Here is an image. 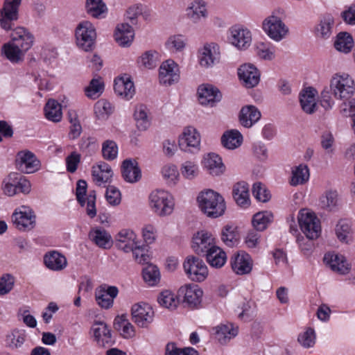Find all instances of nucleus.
Masks as SVG:
<instances>
[{"mask_svg":"<svg viewBox=\"0 0 355 355\" xmlns=\"http://www.w3.org/2000/svg\"><path fill=\"white\" fill-rule=\"evenodd\" d=\"M134 36V30L129 24L123 23L116 26L114 38L119 46L123 47L130 46L133 41Z\"/></svg>","mask_w":355,"mask_h":355,"instance_id":"33","label":"nucleus"},{"mask_svg":"<svg viewBox=\"0 0 355 355\" xmlns=\"http://www.w3.org/2000/svg\"><path fill=\"white\" fill-rule=\"evenodd\" d=\"M183 267L187 277L193 282H203L208 276V269L205 262L198 257L189 256Z\"/></svg>","mask_w":355,"mask_h":355,"instance_id":"7","label":"nucleus"},{"mask_svg":"<svg viewBox=\"0 0 355 355\" xmlns=\"http://www.w3.org/2000/svg\"><path fill=\"white\" fill-rule=\"evenodd\" d=\"M87 183L85 180H80L77 182L76 188V197L78 202L83 207L87 205L86 211L89 214V198L87 195Z\"/></svg>","mask_w":355,"mask_h":355,"instance_id":"56","label":"nucleus"},{"mask_svg":"<svg viewBox=\"0 0 355 355\" xmlns=\"http://www.w3.org/2000/svg\"><path fill=\"white\" fill-rule=\"evenodd\" d=\"M33 35L26 28L22 26H17L12 29L10 34V41L19 44L21 49L28 51L34 43Z\"/></svg>","mask_w":355,"mask_h":355,"instance_id":"26","label":"nucleus"},{"mask_svg":"<svg viewBox=\"0 0 355 355\" xmlns=\"http://www.w3.org/2000/svg\"><path fill=\"white\" fill-rule=\"evenodd\" d=\"M273 214L270 211H261L254 215L252 225L259 231L264 230L272 221Z\"/></svg>","mask_w":355,"mask_h":355,"instance_id":"52","label":"nucleus"},{"mask_svg":"<svg viewBox=\"0 0 355 355\" xmlns=\"http://www.w3.org/2000/svg\"><path fill=\"white\" fill-rule=\"evenodd\" d=\"M324 261L330 268L340 274H346L349 270V265L345 257L341 254L334 253H327L324 257Z\"/></svg>","mask_w":355,"mask_h":355,"instance_id":"31","label":"nucleus"},{"mask_svg":"<svg viewBox=\"0 0 355 355\" xmlns=\"http://www.w3.org/2000/svg\"><path fill=\"white\" fill-rule=\"evenodd\" d=\"M180 79L178 65L172 60L163 62L159 69V80L161 84L171 85Z\"/></svg>","mask_w":355,"mask_h":355,"instance_id":"18","label":"nucleus"},{"mask_svg":"<svg viewBox=\"0 0 355 355\" xmlns=\"http://www.w3.org/2000/svg\"><path fill=\"white\" fill-rule=\"evenodd\" d=\"M134 259L139 264H148L150 262V258L148 254V250L146 245H141L140 241H138L131 251Z\"/></svg>","mask_w":355,"mask_h":355,"instance_id":"58","label":"nucleus"},{"mask_svg":"<svg viewBox=\"0 0 355 355\" xmlns=\"http://www.w3.org/2000/svg\"><path fill=\"white\" fill-rule=\"evenodd\" d=\"M229 42L239 50L247 49L252 43L250 31L241 25H236L230 28Z\"/></svg>","mask_w":355,"mask_h":355,"instance_id":"11","label":"nucleus"},{"mask_svg":"<svg viewBox=\"0 0 355 355\" xmlns=\"http://www.w3.org/2000/svg\"><path fill=\"white\" fill-rule=\"evenodd\" d=\"M115 245L125 252H130L137 241L135 233L129 229L120 230L114 236Z\"/></svg>","mask_w":355,"mask_h":355,"instance_id":"23","label":"nucleus"},{"mask_svg":"<svg viewBox=\"0 0 355 355\" xmlns=\"http://www.w3.org/2000/svg\"><path fill=\"white\" fill-rule=\"evenodd\" d=\"M198 99L200 104L213 106L221 100L222 94L215 87L211 85H202L198 89Z\"/></svg>","mask_w":355,"mask_h":355,"instance_id":"25","label":"nucleus"},{"mask_svg":"<svg viewBox=\"0 0 355 355\" xmlns=\"http://www.w3.org/2000/svg\"><path fill=\"white\" fill-rule=\"evenodd\" d=\"M15 227L22 232L31 231L36 225V215L29 207L21 206L17 208L12 216Z\"/></svg>","mask_w":355,"mask_h":355,"instance_id":"6","label":"nucleus"},{"mask_svg":"<svg viewBox=\"0 0 355 355\" xmlns=\"http://www.w3.org/2000/svg\"><path fill=\"white\" fill-rule=\"evenodd\" d=\"M92 229V240L94 243L103 249L111 248L112 240L109 232L102 227H94Z\"/></svg>","mask_w":355,"mask_h":355,"instance_id":"43","label":"nucleus"},{"mask_svg":"<svg viewBox=\"0 0 355 355\" xmlns=\"http://www.w3.org/2000/svg\"><path fill=\"white\" fill-rule=\"evenodd\" d=\"M105 87L103 78L95 74L90 80V98L96 99L101 96L105 91Z\"/></svg>","mask_w":355,"mask_h":355,"instance_id":"60","label":"nucleus"},{"mask_svg":"<svg viewBox=\"0 0 355 355\" xmlns=\"http://www.w3.org/2000/svg\"><path fill=\"white\" fill-rule=\"evenodd\" d=\"M262 28L275 42H280L286 38L289 32L288 27L281 18L274 15L268 16L263 21Z\"/></svg>","mask_w":355,"mask_h":355,"instance_id":"5","label":"nucleus"},{"mask_svg":"<svg viewBox=\"0 0 355 355\" xmlns=\"http://www.w3.org/2000/svg\"><path fill=\"white\" fill-rule=\"evenodd\" d=\"M334 26V19L330 14L322 15L318 24L315 28V33L317 37L327 39L331 34Z\"/></svg>","mask_w":355,"mask_h":355,"instance_id":"36","label":"nucleus"},{"mask_svg":"<svg viewBox=\"0 0 355 355\" xmlns=\"http://www.w3.org/2000/svg\"><path fill=\"white\" fill-rule=\"evenodd\" d=\"M108 8L103 0H90V16L95 19H104Z\"/></svg>","mask_w":355,"mask_h":355,"instance_id":"59","label":"nucleus"},{"mask_svg":"<svg viewBox=\"0 0 355 355\" xmlns=\"http://www.w3.org/2000/svg\"><path fill=\"white\" fill-rule=\"evenodd\" d=\"M118 155V146L113 140H106L102 144V155L107 160H114Z\"/></svg>","mask_w":355,"mask_h":355,"instance_id":"63","label":"nucleus"},{"mask_svg":"<svg viewBox=\"0 0 355 355\" xmlns=\"http://www.w3.org/2000/svg\"><path fill=\"white\" fill-rule=\"evenodd\" d=\"M134 117L137 122V126L140 130H145L150 125L148 117L147 108L144 105L136 107Z\"/></svg>","mask_w":355,"mask_h":355,"instance_id":"55","label":"nucleus"},{"mask_svg":"<svg viewBox=\"0 0 355 355\" xmlns=\"http://www.w3.org/2000/svg\"><path fill=\"white\" fill-rule=\"evenodd\" d=\"M21 0H5L0 9V26L6 31L12 28L14 21L19 18V10Z\"/></svg>","mask_w":355,"mask_h":355,"instance_id":"8","label":"nucleus"},{"mask_svg":"<svg viewBox=\"0 0 355 355\" xmlns=\"http://www.w3.org/2000/svg\"><path fill=\"white\" fill-rule=\"evenodd\" d=\"M113 176L111 166L105 162H99L92 166V178L94 182L98 186L110 182Z\"/></svg>","mask_w":355,"mask_h":355,"instance_id":"29","label":"nucleus"},{"mask_svg":"<svg viewBox=\"0 0 355 355\" xmlns=\"http://www.w3.org/2000/svg\"><path fill=\"white\" fill-rule=\"evenodd\" d=\"M198 62L201 67L209 68L220 61L219 46L216 43H207L198 50Z\"/></svg>","mask_w":355,"mask_h":355,"instance_id":"13","label":"nucleus"},{"mask_svg":"<svg viewBox=\"0 0 355 355\" xmlns=\"http://www.w3.org/2000/svg\"><path fill=\"white\" fill-rule=\"evenodd\" d=\"M19 173H10L3 181L2 189L3 193L12 196L17 193V178Z\"/></svg>","mask_w":355,"mask_h":355,"instance_id":"57","label":"nucleus"},{"mask_svg":"<svg viewBox=\"0 0 355 355\" xmlns=\"http://www.w3.org/2000/svg\"><path fill=\"white\" fill-rule=\"evenodd\" d=\"M75 38L78 47L87 52L89 50V22L87 21L78 24L75 30Z\"/></svg>","mask_w":355,"mask_h":355,"instance_id":"37","label":"nucleus"},{"mask_svg":"<svg viewBox=\"0 0 355 355\" xmlns=\"http://www.w3.org/2000/svg\"><path fill=\"white\" fill-rule=\"evenodd\" d=\"M231 266L237 275L249 274L252 269V260L248 254L240 252L232 257Z\"/></svg>","mask_w":355,"mask_h":355,"instance_id":"24","label":"nucleus"},{"mask_svg":"<svg viewBox=\"0 0 355 355\" xmlns=\"http://www.w3.org/2000/svg\"><path fill=\"white\" fill-rule=\"evenodd\" d=\"M26 335L24 330L13 329L8 332L4 338L5 346L10 349L20 348L26 340Z\"/></svg>","mask_w":355,"mask_h":355,"instance_id":"38","label":"nucleus"},{"mask_svg":"<svg viewBox=\"0 0 355 355\" xmlns=\"http://www.w3.org/2000/svg\"><path fill=\"white\" fill-rule=\"evenodd\" d=\"M180 171L184 178L193 180L198 175L199 168L196 162L186 161L182 164Z\"/></svg>","mask_w":355,"mask_h":355,"instance_id":"62","label":"nucleus"},{"mask_svg":"<svg viewBox=\"0 0 355 355\" xmlns=\"http://www.w3.org/2000/svg\"><path fill=\"white\" fill-rule=\"evenodd\" d=\"M114 90L118 96L125 100L131 99L135 94L134 83L127 75L114 79Z\"/></svg>","mask_w":355,"mask_h":355,"instance_id":"21","label":"nucleus"},{"mask_svg":"<svg viewBox=\"0 0 355 355\" xmlns=\"http://www.w3.org/2000/svg\"><path fill=\"white\" fill-rule=\"evenodd\" d=\"M336 234L340 241L348 243L352 238V225L347 220H340L336 226Z\"/></svg>","mask_w":355,"mask_h":355,"instance_id":"49","label":"nucleus"},{"mask_svg":"<svg viewBox=\"0 0 355 355\" xmlns=\"http://www.w3.org/2000/svg\"><path fill=\"white\" fill-rule=\"evenodd\" d=\"M186 15L194 24L205 19L208 17L206 3L202 0L192 1L186 9Z\"/></svg>","mask_w":355,"mask_h":355,"instance_id":"28","label":"nucleus"},{"mask_svg":"<svg viewBox=\"0 0 355 355\" xmlns=\"http://www.w3.org/2000/svg\"><path fill=\"white\" fill-rule=\"evenodd\" d=\"M216 245L214 235L206 230H200L193 234L191 248L198 255L204 256Z\"/></svg>","mask_w":355,"mask_h":355,"instance_id":"14","label":"nucleus"},{"mask_svg":"<svg viewBox=\"0 0 355 355\" xmlns=\"http://www.w3.org/2000/svg\"><path fill=\"white\" fill-rule=\"evenodd\" d=\"M119 289L116 286L104 284L96 289L95 300L101 308L109 309L112 307L114 299L117 297Z\"/></svg>","mask_w":355,"mask_h":355,"instance_id":"17","label":"nucleus"},{"mask_svg":"<svg viewBox=\"0 0 355 355\" xmlns=\"http://www.w3.org/2000/svg\"><path fill=\"white\" fill-rule=\"evenodd\" d=\"M121 175L123 180L129 183H135L141 178V171L135 159H127L122 162Z\"/></svg>","mask_w":355,"mask_h":355,"instance_id":"27","label":"nucleus"},{"mask_svg":"<svg viewBox=\"0 0 355 355\" xmlns=\"http://www.w3.org/2000/svg\"><path fill=\"white\" fill-rule=\"evenodd\" d=\"M165 355H198V353L193 348L181 349L178 348L174 343H170L166 346Z\"/></svg>","mask_w":355,"mask_h":355,"instance_id":"64","label":"nucleus"},{"mask_svg":"<svg viewBox=\"0 0 355 355\" xmlns=\"http://www.w3.org/2000/svg\"><path fill=\"white\" fill-rule=\"evenodd\" d=\"M46 118L51 121L60 122L62 117L61 105L54 99H50L44 107Z\"/></svg>","mask_w":355,"mask_h":355,"instance_id":"46","label":"nucleus"},{"mask_svg":"<svg viewBox=\"0 0 355 355\" xmlns=\"http://www.w3.org/2000/svg\"><path fill=\"white\" fill-rule=\"evenodd\" d=\"M330 90L336 98L347 101L354 93V81L348 74L336 73L331 79Z\"/></svg>","mask_w":355,"mask_h":355,"instance_id":"3","label":"nucleus"},{"mask_svg":"<svg viewBox=\"0 0 355 355\" xmlns=\"http://www.w3.org/2000/svg\"><path fill=\"white\" fill-rule=\"evenodd\" d=\"M114 327L124 338H130L135 336V328L126 315H117L114 320Z\"/></svg>","mask_w":355,"mask_h":355,"instance_id":"42","label":"nucleus"},{"mask_svg":"<svg viewBox=\"0 0 355 355\" xmlns=\"http://www.w3.org/2000/svg\"><path fill=\"white\" fill-rule=\"evenodd\" d=\"M204 256L207 263L214 268H221L226 262V253L216 245L211 248Z\"/></svg>","mask_w":355,"mask_h":355,"instance_id":"41","label":"nucleus"},{"mask_svg":"<svg viewBox=\"0 0 355 355\" xmlns=\"http://www.w3.org/2000/svg\"><path fill=\"white\" fill-rule=\"evenodd\" d=\"M320 205L322 209L333 210L338 205V193L336 191H327L320 198Z\"/></svg>","mask_w":355,"mask_h":355,"instance_id":"53","label":"nucleus"},{"mask_svg":"<svg viewBox=\"0 0 355 355\" xmlns=\"http://www.w3.org/2000/svg\"><path fill=\"white\" fill-rule=\"evenodd\" d=\"M200 144V135L193 127L185 128L179 138V146L182 150L185 152L198 150Z\"/></svg>","mask_w":355,"mask_h":355,"instance_id":"19","label":"nucleus"},{"mask_svg":"<svg viewBox=\"0 0 355 355\" xmlns=\"http://www.w3.org/2000/svg\"><path fill=\"white\" fill-rule=\"evenodd\" d=\"M202 166L211 175H220L225 172V166L221 157L216 153L205 155L202 162Z\"/></svg>","mask_w":355,"mask_h":355,"instance_id":"30","label":"nucleus"},{"mask_svg":"<svg viewBox=\"0 0 355 355\" xmlns=\"http://www.w3.org/2000/svg\"><path fill=\"white\" fill-rule=\"evenodd\" d=\"M255 51L261 59L272 60L275 57L276 48L270 42H260L257 43Z\"/></svg>","mask_w":355,"mask_h":355,"instance_id":"50","label":"nucleus"},{"mask_svg":"<svg viewBox=\"0 0 355 355\" xmlns=\"http://www.w3.org/2000/svg\"><path fill=\"white\" fill-rule=\"evenodd\" d=\"M114 107L105 99L98 101L94 107L96 117L100 120H106L114 112Z\"/></svg>","mask_w":355,"mask_h":355,"instance_id":"48","label":"nucleus"},{"mask_svg":"<svg viewBox=\"0 0 355 355\" xmlns=\"http://www.w3.org/2000/svg\"><path fill=\"white\" fill-rule=\"evenodd\" d=\"M310 173L306 164H301L292 168L289 183L293 187L302 185L308 182Z\"/></svg>","mask_w":355,"mask_h":355,"instance_id":"39","label":"nucleus"},{"mask_svg":"<svg viewBox=\"0 0 355 355\" xmlns=\"http://www.w3.org/2000/svg\"><path fill=\"white\" fill-rule=\"evenodd\" d=\"M233 197L236 202L241 207L250 205L249 186L245 182H240L233 187Z\"/></svg>","mask_w":355,"mask_h":355,"instance_id":"40","label":"nucleus"},{"mask_svg":"<svg viewBox=\"0 0 355 355\" xmlns=\"http://www.w3.org/2000/svg\"><path fill=\"white\" fill-rule=\"evenodd\" d=\"M298 222L302 231L311 239H317L321 232L320 221L315 213L309 209H301L298 214Z\"/></svg>","mask_w":355,"mask_h":355,"instance_id":"4","label":"nucleus"},{"mask_svg":"<svg viewBox=\"0 0 355 355\" xmlns=\"http://www.w3.org/2000/svg\"><path fill=\"white\" fill-rule=\"evenodd\" d=\"M316 90L312 87H307L300 94V103L302 109L307 114H312L316 110Z\"/></svg>","mask_w":355,"mask_h":355,"instance_id":"32","label":"nucleus"},{"mask_svg":"<svg viewBox=\"0 0 355 355\" xmlns=\"http://www.w3.org/2000/svg\"><path fill=\"white\" fill-rule=\"evenodd\" d=\"M46 266L52 270H61L67 266L65 257L57 252H52L44 256Z\"/></svg>","mask_w":355,"mask_h":355,"instance_id":"45","label":"nucleus"},{"mask_svg":"<svg viewBox=\"0 0 355 355\" xmlns=\"http://www.w3.org/2000/svg\"><path fill=\"white\" fill-rule=\"evenodd\" d=\"M238 76L242 84L247 88L255 87L260 80L259 71L251 64H242L238 69Z\"/></svg>","mask_w":355,"mask_h":355,"instance_id":"20","label":"nucleus"},{"mask_svg":"<svg viewBox=\"0 0 355 355\" xmlns=\"http://www.w3.org/2000/svg\"><path fill=\"white\" fill-rule=\"evenodd\" d=\"M131 315L138 327H147L153 320L154 311L149 304L140 302L132 306Z\"/></svg>","mask_w":355,"mask_h":355,"instance_id":"16","label":"nucleus"},{"mask_svg":"<svg viewBox=\"0 0 355 355\" xmlns=\"http://www.w3.org/2000/svg\"><path fill=\"white\" fill-rule=\"evenodd\" d=\"M148 206L155 215L164 217L173 213L175 201L173 196L167 191L155 189L148 196Z\"/></svg>","mask_w":355,"mask_h":355,"instance_id":"2","label":"nucleus"},{"mask_svg":"<svg viewBox=\"0 0 355 355\" xmlns=\"http://www.w3.org/2000/svg\"><path fill=\"white\" fill-rule=\"evenodd\" d=\"M160 61V54L154 50L144 53L139 60V63L146 69H151L157 67Z\"/></svg>","mask_w":355,"mask_h":355,"instance_id":"51","label":"nucleus"},{"mask_svg":"<svg viewBox=\"0 0 355 355\" xmlns=\"http://www.w3.org/2000/svg\"><path fill=\"white\" fill-rule=\"evenodd\" d=\"M21 0H5L0 9V26L6 31L12 28L14 21L19 18V10Z\"/></svg>","mask_w":355,"mask_h":355,"instance_id":"9","label":"nucleus"},{"mask_svg":"<svg viewBox=\"0 0 355 355\" xmlns=\"http://www.w3.org/2000/svg\"><path fill=\"white\" fill-rule=\"evenodd\" d=\"M215 338L221 344H226L238 334V328L232 323L220 324L212 329Z\"/></svg>","mask_w":355,"mask_h":355,"instance_id":"34","label":"nucleus"},{"mask_svg":"<svg viewBox=\"0 0 355 355\" xmlns=\"http://www.w3.org/2000/svg\"><path fill=\"white\" fill-rule=\"evenodd\" d=\"M17 168L24 173H33L40 170V161L36 155L28 150H21L17 153L15 159Z\"/></svg>","mask_w":355,"mask_h":355,"instance_id":"10","label":"nucleus"},{"mask_svg":"<svg viewBox=\"0 0 355 355\" xmlns=\"http://www.w3.org/2000/svg\"><path fill=\"white\" fill-rule=\"evenodd\" d=\"M203 291L196 284H186L178 290V296L189 308L197 309L201 304Z\"/></svg>","mask_w":355,"mask_h":355,"instance_id":"12","label":"nucleus"},{"mask_svg":"<svg viewBox=\"0 0 355 355\" xmlns=\"http://www.w3.org/2000/svg\"><path fill=\"white\" fill-rule=\"evenodd\" d=\"M197 202L200 210L208 218H216L225 214L226 203L224 198L212 189L201 191Z\"/></svg>","mask_w":355,"mask_h":355,"instance_id":"1","label":"nucleus"},{"mask_svg":"<svg viewBox=\"0 0 355 355\" xmlns=\"http://www.w3.org/2000/svg\"><path fill=\"white\" fill-rule=\"evenodd\" d=\"M242 142L243 136L236 130H227L221 137V143L227 149H235L239 147Z\"/></svg>","mask_w":355,"mask_h":355,"instance_id":"44","label":"nucleus"},{"mask_svg":"<svg viewBox=\"0 0 355 355\" xmlns=\"http://www.w3.org/2000/svg\"><path fill=\"white\" fill-rule=\"evenodd\" d=\"M261 116L260 111L255 106L247 105L241 110L240 123L245 128H250L260 119Z\"/></svg>","mask_w":355,"mask_h":355,"instance_id":"35","label":"nucleus"},{"mask_svg":"<svg viewBox=\"0 0 355 355\" xmlns=\"http://www.w3.org/2000/svg\"><path fill=\"white\" fill-rule=\"evenodd\" d=\"M221 239L226 245L229 247L234 246L239 241L236 227L229 225L225 226L221 232Z\"/></svg>","mask_w":355,"mask_h":355,"instance_id":"61","label":"nucleus"},{"mask_svg":"<svg viewBox=\"0 0 355 355\" xmlns=\"http://www.w3.org/2000/svg\"><path fill=\"white\" fill-rule=\"evenodd\" d=\"M354 40L347 32L339 33L335 39L334 47L340 52L348 53L354 46Z\"/></svg>","mask_w":355,"mask_h":355,"instance_id":"47","label":"nucleus"},{"mask_svg":"<svg viewBox=\"0 0 355 355\" xmlns=\"http://www.w3.org/2000/svg\"><path fill=\"white\" fill-rule=\"evenodd\" d=\"M27 51L21 49L19 44H17L10 40L4 43L1 49V55L12 64H19L24 60L25 55Z\"/></svg>","mask_w":355,"mask_h":355,"instance_id":"22","label":"nucleus"},{"mask_svg":"<svg viewBox=\"0 0 355 355\" xmlns=\"http://www.w3.org/2000/svg\"><path fill=\"white\" fill-rule=\"evenodd\" d=\"M92 322V330L94 340L101 347L110 346L113 343L110 329L103 315L96 316Z\"/></svg>","mask_w":355,"mask_h":355,"instance_id":"15","label":"nucleus"},{"mask_svg":"<svg viewBox=\"0 0 355 355\" xmlns=\"http://www.w3.org/2000/svg\"><path fill=\"white\" fill-rule=\"evenodd\" d=\"M157 302L162 306L168 309H175L179 303L177 296L168 290L162 291L159 295Z\"/></svg>","mask_w":355,"mask_h":355,"instance_id":"54","label":"nucleus"}]
</instances>
